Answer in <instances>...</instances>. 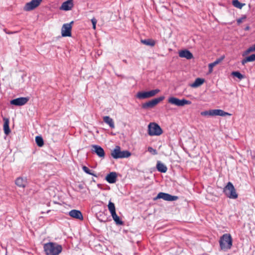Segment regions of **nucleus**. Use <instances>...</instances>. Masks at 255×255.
Masks as SVG:
<instances>
[{
    "label": "nucleus",
    "instance_id": "obj_16",
    "mask_svg": "<svg viewBox=\"0 0 255 255\" xmlns=\"http://www.w3.org/2000/svg\"><path fill=\"white\" fill-rule=\"evenodd\" d=\"M73 7V0H67V1L63 2L60 7L61 10L68 11L71 10Z\"/></svg>",
    "mask_w": 255,
    "mask_h": 255
},
{
    "label": "nucleus",
    "instance_id": "obj_34",
    "mask_svg": "<svg viewBox=\"0 0 255 255\" xmlns=\"http://www.w3.org/2000/svg\"><path fill=\"white\" fill-rule=\"evenodd\" d=\"M247 60L249 62H253L255 61V54H253L247 57Z\"/></svg>",
    "mask_w": 255,
    "mask_h": 255
},
{
    "label": "nucleus",
    "instance_id": "obj_31",
    "mask_svg": "<svg viewBox=\"0 0 255 255\" xmlns=\"http://www.w3.org/2000/svg\"><path fill=\"white\" fill-rule=\"evenodd\" d=\"M232 75L234 77H237L240 80H242L245 78L244 75H242L240 72L238 71H234L232 73Z\"/></svg>",
    "mask_w": 255,
    "mask_h": 255
},
{
    "label": "nucleus",
    "instance_id": "obj_28",
    "mask_svg": "<svg viewBox=\"0 0 255 255\" xmlns=\"http://www.w3.org/2000/svg\"><path fill=\"white\" fill-rule=\"evenodd\" d=\"M35 141L37 144V145L41 147L44 144V141L42 137L40 136H37L35 137Z\"/></svg>",
    "mask_w": 255,
    "mask_h": 255
},
{
    "label": "nucleus",
    "instance_id": "obj_38",
    "mask_svg": "<svg viewBox=\"0 0 255 255\" xmlns=\"http://www.w3.org/2000/svg\"><path fill=\"white\" fill-rule=\"evenodd\" d=\"M79 188L80 189H83V185H79Z\"/></svg>",
    "mask_w": 255,
    "mask_h": 255
},
{
    "label": "nucleus",
    "instance_id": "obj_37",
    "mask_svg": "<svg viewBox=\"0 0 255 255\" xmlns=\"http://www.w3.org/2000/svg\"><path fill=\"white\" fill-rule=\"evenodd\" d=\"M248 60H247V57L242 60L241 63L242 65H244L246 63L248 62Z\"/></svg>",
    "mask_w": 255,
    "mask_h": 255
},
{
    "label": "nucleus",
    "instance_id": "obj_26",
    "mask_svg": "<svg viewBox=\"0 0 255 255\" xmlns=\"http://www.w3.org/2000/svg\"><path fill=\"white\" fill-rule=\"evenodd\" d=\"M111 214L113 220H114L117 225H123L124 224V222L122 221L121 219H120V217L117 215L116 212Z\"/></svg>",
    "mask_w": 255,
    "mask_h": 255
},
{
    "label": "nucleus",
    "instance_id": "obj_3",
    "mask_svg": "<svg viewBox=\"0 0 255 255\" xmlns=\"http://www.w3.org/2000/svg\"><path fill=\"white\" fill-rule=\"evenodd\" d=\"M223 192L225 195L230 199H236L238 197V194L236 192L233 184L229 182L223 189Z\"/></svg>",
    "mask_w": 255,
    "mask_h": 255
},
{
    "label": "nucleus",
    "instance_id": "obj_27",
    "mask_svg": "<svg viewBox=\"0 0 255 255\" xmlns=\"http://www.w3.org/2000/svg\"><path fill=\"white\" fill-rule=\"evenodd\" d=\"M97 218L101 222H105L107 221V218L106 215L103 212H99L97 214Z\"/></svg>",
    "mask_w": 255,
    "mask_h": 255
},
{
    "label": "nucleus",
    "instance_id": "obj_39",
    "mask_svg": "<svg viewBox=\"0 0 255 255\" xmlns=\"http://www.w3.org/2000/svg\"><path fill=\"white\" fill-rule=\"evenodd\" d=\"M241 22V19H238V23H240V22Z\"/></svg>",
    "mask_w": 255,
    "mask_h": 255
},
{
    "label": "nucleus",
    "instance_id": "obj_22",
    "mask_svg": "<svg viewBox=\"0 0 255 255\" xmlns=\"http://www.w3.org/2000/svg\"><path fill=\"white\" fill-rule=\"evenodd\" d=\"M104 122L108 125L111 128H114L115 124L113 120L109 116H105L103 117Z\"/></svg>",
    "mask_w": 255,
    "mask_h": 255
},
{
    "label": "nucleus",
    "instance_id": "obj_14",
    "mask_svg": "<svg viewBox=\"0 0 255 255\" xmlns=\"http://www.w3.org/2000/svg\"><path fill=\"white\" fill-rule=\"evenodd\" d=\"M92 152L96 153L99 157L104 158L105 153L101 146L98 145H92Z\"/></svg>",
    "mask_w": 255,
    "mask_h": 255
},
{
    "label": "nucleus",
    "instance_id": "obj_1",
    "mask_svg": "<svg viewBox=\"0 0 255 255\" xmlns=\"http://www.w3.org/2000/svg\"><path fill=\"white\" fill-rule=\"evenodd\" d=\"M43 248L46 255H58L62 250L61 245L52 242L45 244Z\"/></svg>",
    "mask_w": 255,
    "mask_h": 255
},
{
    "label": "nucleus",
    "instance_id": "obj_4",
    "mask_svg": "<svg viewBox=\"0 0 255 255\" xmlns=\"http://www.w3.org/2000/svg\"><path fill=\"white\" fill-rule=\"evenodd\" d=\"M112 156L115 159L128 158L131 155V153L128 150H121L119 146H116L111 152Z\"/></svg>",
    "mask_w": 255,
    "mask_h": 255
},
{
    "label": "nucleus",
    "instance_id": "obj_5",
    "mask_svg": "<svg viewBox=\"0 0 255 255\" xmlns=\"http://www.w3.org/2000/svg\"><path fill=\"white\" fill-rule=\"evenodd\" d=\"M163 131L160 126L156 123H151L148 126V133L150 136H158L162 133Z\"/></svg>",
    "mask_w": 255,
    "mask_h": 255
},
{
    "label": "nucleus",
    "instance_id": "obj_17",
    "mask_svg": "<svg viewBox=\"0 0 255 255\" xmlns=\"http://www.w3.org/2000/svg\"><path fill=\"white\" fill-rule=\"evenodd\" d=\"M117 174L115 172H112L106 177V180L109 183H115L117 181Z\"/></svg>",
    "mask_w": 255,
    "mask_h": 255
},
{
    "label": "nucleus",
    "instance_id": "obj_24",
    "mask_svg": "<svg viewBox=\"0 0 255 255\" xmlns=\"http://www.w3.org/2000/svg\"><path fill=\"white\" fill-rule=\"evenodd\" d=\"M141 42L144 45L151 47L154 46L156 43L155 41L152 39H142Z\"/></svg>",
    "mask_w": 255,
    "mask_h": 255
},
{
    "label": "nucleus",
    "instance_id": "obj_29",
    "mask_svg": "<svg viewBox=\"0 0 255 255\" xmlns=\"http://www.w3.org/2000/svg\"><path fill=\"white\" fill-rule=\"evenodd\" d=\"M232 4L235 7L240 9L245 4V3L240 2L238 0H233L232 1Z\"/></svg>",
    "mask_w": 255,
    "mask_h": 255
},
{
    "label": "nucleus",
    "instance_id": "obj_11",
    "mask_svg": "<svg viewBox=\"0 0 255 255\" xmlns=\"http://www.w3.org/2000/svg\"><path fill=\"white\" fill-rule=\"evenodd\" d=\"M73 21H71L69 23H65L63 25L61 28V35L63 37L71 36L72 24Z\"/></svg>",
    "mask_w": 255,
    "mask_h": 255
},
{
    "label": "nucleus",
    "instance_id": "obj_2",
    "mask_svg": "<svg viewBox=\"0 0 255 255\" xmlns=\"http://www.w3.org/2000/svg\"><path fill=\"white\" fill-rule=\"evenodd\" d=\"M233 240L230 234H225L221 237L219 240L220 247L225 252L231 249L232 246Z\"/></svg>",
    "mask_w": 255,
    "mask_h": 255
},
{
    "label": "nucleus",
    "instance_id": "obj_32",
    "mask_svg": "<svg viewBox=\"0 0 255 255\" xmlns=\"http://www.w3.org/2000/svg\"><path fill=\"white\" fill-rule=\"evenodd\" d=\"M82 169L86 173L97 177V175L95 174H94V172L89 169L87 166H83L82 167Z\"/></svg>",
    "mask_w": 255,
    "mask_h": 255
},
{
    "label": "nucleus",
    "instance_id": "obj_10",
    "mask_svg": "<svg viewBox=\"0 0 255 255\" xmlns=\"http://www.w3.org/2000/svg\"><path fill=\"white\" fill-rule=\"evenodd\" d=\"M42 1V0H31L27 2L23 7V10L25 11L32 10L38 7Z\"/></svg>",
    "mask_w": 255,
    "mask_h": 255
},
{
    "label": "nucleus",
    "instance_id": "obj_33",
    "mask_svg": "<svg viewBox=\"0 0 255 255\" xmlns=\"http://www.w3.org/2000/svg\"><path fill=\"white\" fill-rule=\"evenodd\" d=\"M147 150L152 155H156L157 154V152L155 149L153 148L151 146H149L147 148Z\"/></svg>",
    "mask_w": 255,
    "mask_h": 255
},
{
    "label": "nucleus",
    "instance_id": "obj_19",
    "mask_svg": "<svg viewBox=\"0 0 255 255\" xmlns=\"http://www.w3.org/2000/svg\"><path fill=\"white\" fill-rule=\"evenodd\" d=\"M15 183L19 187L25 188L27 184V179L26 178L19 177L16 178Z\"/></svg>",
    "mask_w": 255,
    "mask_h": 255
},
{
    "label": "nucleus",
    "instance_id": "obj_30",
    "mask_svg": "<svg viewBox=\"0 0 255 255\" xmlns=\"http://www.w3.org/2000/svg\"><path fill=\"white\" fill-rule=\"evenodd\" d=\"M108 207L111 214L114 213V212H116L115 204L111 201H109Z\"/></svg>",
    "mask_w": 255,
    "mask_h": 255
},
{
    "label": "nucleus",
    "instance_id": "obj_7",
    "mask_svg": "<svg viewBox=\"0 0 255 255\" xmlns=\"http://www.w3.org/2000/svg\"><path fill=\"white\" fill-rule=\"evenodd\" d=\"M168 102L173 105L178 107H183L186 105H190L191 102L185 99H179L174 97H170L168 99Z\"/></svg>",
    "mask_w": 255,
    "mask_h": 255
},
{
    "label": "nucleus",
    "instance_id": "obj_20",
    "mask_svg": "<svg viewBox=\"0 0 255 255\" xmlns=\"http://www.w3.org/2000/svg\"><path fill=\"white\" fill-rule=\"evenodd\" d=\"M225 58L224 56H221L220 58L217 59L214 62L211 63L209 64V73H211L213 72V69L214 66L219 64L221 61H222Z\"/></svg>",
    "mask_w": 255,
    "mask_h": 255
},
{
    "label": "nucleus",
    "instance_id": "obj_6",
    "mask_svg": "<svg viewBox=\"0 0 255 255\" xmlns=\"http://www.w3.org/2000/svg\"><path fill=\"white\" fill-rule=\"evenodd\" d=\"M201 115L202 116H220L222 117H225L226 116H231V114L224 112L222 110L220 109H214V110H211L209 111H205L204 112H202L201 113Z\"/></svg>",
    "mask_w": 255,
    "mask_h": 255
},
{
    "label": "nucleus",
    "instance_id": "obj_40",
    "mask_svg": "<svg viewBox=\"0 0 255 255\" xmlns=\"http://www.w3.org/2000/svg\"><path fill=\"white\" fill-rule=\"evenodd\" d=\"M252 158L255 159V155L253 156Z\"/></svg>",
    "mask_w": 255,
    "mask_h": 255
},
{
    "label": "nucleus",
    "instance_id": "obj_25",
    "mask_svg": "<svg viewBox=\"0 0 255 255\" xmlns=\"http://www.w3.org/2000/svg\"><path fill=\"white\" fill-rule=\"evenodd\" d=\"M204 82V79L198 78L196 79L194 83L190 85V86L192 88H197L201 86Z\"/></svg>",
    "mask_w": 255,
    "mask_h": 255
},
{
    "label": "nucleus",
    "instance_id": "obj_23",
    "mask_svg": "<svg viewBox=\"0 0 255 255\" xmlns=\"http://www.w3.org/2000/svg\"><path fill=\"white\" fill-rule=\"evenodd\" d=\"M156 168L157 170L161 173H165L167 170V168L166 165L160 161H157Z\"/></svg>",
    "mask_w": 255,
    "mask_h": 255
},
{
    "label": "nucleus",
    "instance_id": "obj_9",
    "mask_svg": "<svg viewBox=\"0 0 255 255\" xmlns=\"http://www.w3.org/2000/svg\"><path fill=\"white\" fill-rule=\"evenodd\" d=\"M164 99V96H161L160 97L152 99L147 102L143 103L142 105V108L144 109H147L148 108H152L158 104L159 102L163 101Z\"/></svg>",
    "mask_w": 255,
    "mask_h": 255
},
{
    "label": "nucleus",
    "instance_id": "obj_18",
    "mask_svg": "<svg viewBox=\"0 0 255 255\" xmlns=\"http://www.w3.org/2000/svg\"><path fill=\"white\" fill-rule=\"evenodd\" d=\"M179 56L182 58H185L187 59H191L193 57V54L188 50H183L179 52Z\"/></svg>",
    "mask_w": 255,
    "mask_h": 255
},
{
    "label": "nucleus",
    "instance_id": "obj_12",
    "mask_svg": "<svg viewBox=\"0 0 255 255\" xmlns=\"http://www.w3.org/2000/svg\"><path fill=\"white\" fill-rule=\"evenodd\" d=\"M155 199H162L165 201H173L177 200L178 197L176 196H173L168 193L159 192Z\"/></svg>",
    "mask_w": 255,
    "mask_h": 255
},
{
    "label": "nucleus",
    "instance_id": "obj_21",
    "mask_svg": "<svg viewBox=\"0 0 255 255\" xmlns=\"http://www.w3.org/2000/svg\"><path fill=\"white\" fill-rule=\"evenodd\" d=\"M4 121L3 124V130L4 132L6 135H8L10 132V130L9 128V119L6 118H4L3 119Z\"/></svg>",
    "mask_w": 255,
    "mask_h": 255
},
{
    "label": "nucleus",
    "instance_id": "obj_36",
    "mask_svg": "<svg viewBox=\"0 0 255 255\" xmlns=\"http://www.w3.org/2000/svg\"><path fill=\"white\" fill-rule=\"evenodd\" d=\"M91 22L92 23V25H93V28L94 29H96V23H97V19L95 18H93L92 19H91Z\"/></svg>",
    "mask_w": 255,
    "mask_h": 255
},
{
    "label": "nucleus",
    "instance_id": "obj_15",
    "mask_svg": "<svg viewBox=\"0 0 255 255\" xmlns=\"http://www.w3.org/2000/svg\"><path fill=\"white\" fill-rule=\"evenodd\" d=\"M69 215L73 218L83 220V217L80 211L77 210H72L69 212Z\"/></svg>",
    "mask_w": 255,
    "mask_h": 255
},
{
    "label": "nucleus",
    "instance_id": "obj_13",
    "mask_svg": "<svg viewBox=\"0 0 255 255\" xmlns=\"http://www.w3.org/2000/svg\"><path fill=\"white\" fill-rule=\"evenodd\" d=\"M28 100V97H20L11 100L10 103L11 105L20 106L26 104Z\"/></svg>",
    "mask_w": 255,
    "mask_h": 255
},
{
    "label": "nucleus",
    "instance_id": "obj_35",
    "mask_svg": "<svg viewBox=\"0 0 255 255\" xmlns=\"http://www.w3.org/2000/svg\"><path fill=\"white\" fill-rule=\"evenodd\" d=\"M255 51V49H254L253 46L250 47L245 52V53L243 54V56L245 55L248 54L251 52Z\"/></svg>",
    "mask_w": 255,
    "mask_h": 255
},
{
    "label": "nucleus",
    "instance_id": "obj_8",
    "mask_svg": "<svg viewBox=\"0 0 255 255\" xmlns=\"http://www.w3.org/2000/svg\"><path fill=\"white\" fill-rule=\"evenodd\" d=\"M160 90L158 89L147 92H139L137 93L136 97L139 99H144L152 97L158 93Z\"/></svg>",
    "mask_w": 255,
    "mask_h": 255
}]
</instances>
